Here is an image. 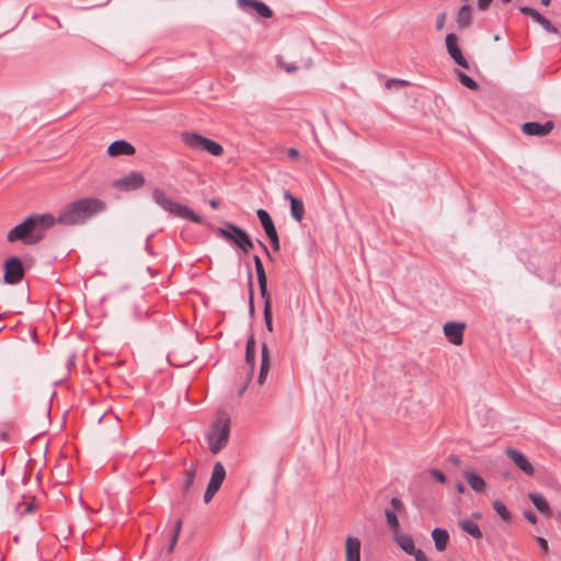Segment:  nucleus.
Segmentation results:
<instances>
[{
    "label": "nucleus",
    "mask_w": 561,
    "mask_h": 561,
    "mask_svg": "<svg viewBox=\"0 0 561 561\" xmlns=\"http://www.w3.org/2000/svg\"><path fill=\"white\" fill-rule=\"evenodd\" d=\"M529 500L535 505V507L543 515L551 516L552 512L551 508L547 502V500L541 495L537 493H529L528 494Z\"/></svg>",
    "instance_id": "4be33fe9"
},
{
    "label": "nucleus",
    "mask_w": 561,
    "mask_h": 561,
    "mask_svg": "<svg viewBox=\"0 0 561 561\" xmlns=\"http://www.w3.org/2000/svg\"><path fill=\"white\" fill-rule=\"evenodd\" d=\"M270 367H271V360H270V354H268L267 345L263 344V346H262V362H261L260 374H259V377H257V383L259 385H263L265 382L266 377H267L268 371H270Z\"/></svg>",
    "instance_id": "aec40b11"
},
{
    "label": "nucleus",
    "mask_w": 561,
    "mask_h": 561,
    "mask_svg": "<svg viewBox=\"0 0 561 561\" xmlns=\"http://www.w3.org/2000/svg\"><path fill=\"white\" fill-rule=\"evenodd\" d=\"M505 455L510 458V460L525 474L534 476L535 468L529 461V459L519 450L514 448H506Z\"/></svg>",
    "instance_id": "9b49d317"
},
{
    "label": "nucleus",
    "mask_w": 561,
    "mask_h": 561,
    "mask_svg": "<svg viewBox=\"0 0 561 561\" xmlns=\"http://www.w3.org/2000/svg\"><path fill=\"white\" fill-rule=\"evenodd\" d=\"M194 481V473L192 471H187L186 472V481L184 483V489L187 490L190 488V485L193 483Z\"/></svg>",
    "instance_id": "ea45409f"
},
{
    "label": "nucleus",
    "mask_w": 561,
    "mask_h": 561,
    "mask_svg": "<svg viewBox=\"0 0 561 561\" xmlns=\"http://www.w3.org/2000/svg\"><path fill=\"white\" fill-rule=\"evenodd\" d=\"M537 23L540 24L547 32L551 34H558V30L545 16H542Z\"/></svg>",
    "instance_id": "72a5a7b5"
},
{
    "label": "nucleus",
    "mask_w": 561,
    "mask_h": 561,
    "mask_svg": "<svg viewBox=\"0 0 561 561\" xmlns=\"http://www.w3.org/2000/svg\"><path fill=\"white\" fill-rule=\"evenodd\" d=\"M473 517H474V518H481V514L476 513V514H473Z\"/></svg>",
    "instance_id": "4d7b16f0"
},
{
    "label": "nucleus",
    "mask_w": 561,
    "mask_h": 561,
    "mask_svg": "<svg viewBox=\"0 0 561 561\" xmlns=\"http://www.w3.org/2000/svg\"><path fill=\"white\" fill-rule=\"evenodd\" d=\"M209 205L211 208L216 209L219 207V202L217 199H210Z\"/></svg>",
    "instance_id": "09e8293b"
},
{
    "label": "nucleus",
    "mask_w": 561,
    "mask_h": 561,
    "mask_svg": "<svg viewBox=\"0 0 561 561\" xmlns=\"http://www.w3.org/2000/svg\"><path fill=\"white\" fill-rule=\"evenodd\" d=\"M540 1H541V3H542L545 7H548V5H550V3H551V0H540Z\"/></svg>",
    "instance_id": "603ef678"
},
{
    "label": "nucleus",
    "mask_w": 561,
    "mask_h": 561,
    "mask_svg": "<svg viewBox=\"0 0 561 561\" xmlns=\"http://www.w3.org/2000/svg\"><path fill=\"white\" fill-rule=\"evenodd\" d=\"M261 245H262L263 250L265 251V253L267 254V256H270V252H268L266 245L264 243H261Z\"/></svg>",
    "instance_id": "864d4df0"
},
{
    "label": "nucleus",
    "mask_w": 561,
    "mask_h": 561,
    "mask_svg": "<svg viewBox=\"0 0 561 561\" xmlns=\"http://www.w3.org/2000/svg\"><path fill=\"white\" fill-rule=\"evenodd\" d=\"M230 434V419L225 413H219L210 426L207 435L209 449L213 454L219 453L228 444Z\"/></svg>",
    "instance_id": "7ed1b4c3"
},
{
    "label": "nucleus",
    "mask_w": 561,
    "mask_h": 561,
    "mask_svg": "<svg viewBox=\"0 0 561 561\" xmlns=\"http://www.w3.org/2000/svg\"><path fill=\"white\" fill-rule=\"evenodd\" d=\"M216 233L222 239L236 244L244 253H249L253 248V242L248 233L232 224H225L224 227L217 228Z\"/></svg>",
    "instance_id": "20e7f679"
},
{
    "label": "nucleus",
    "mask_w": 561,
    "mask_h": 561,
    "mask_svg": "<svg viewBox=\"0 0 561 561\" xmlns=\"http://www.w3.org/2000/svg\"><path fill=\"white\" fill-rule=\"evenodd\" d=\"M465 322L450 321L446 322L443 327L445 337L456 346H460L463 343V333L466 330Z\"/></svg>",
    "instance_id": "9d476101"
},
{
    "label": "nucleus",
    "mask_w": 561,
    "mask_h": 561,
    "mask_svg": "<svg viewBox=\"0 0 561 561\" xmlns=\"http://www.w3.org/2000/svg\"><path fill=\"white\" fill-rule=\"evenodd\" d=\"M226 478V470L220 462H216L213 468L211 477L204 495V502L209 503L220 489Z\"/></svg>",
    "instance_id": "423d86ee"
},
{
    "label": "nucleus",
    "mask_w": 561,
    "mask_h": 561,
    "mask_svg": "<svg viewBox=\"0 0 561 561\" xmlns=\"http://www.w3.org/2000/svg\"><path fill=\"white\" fill-rule=\"evenodd\" d=\"M135 153V148L131 144H129L126 140H116L113 141L107 147V154L111 157H117V156H131Z\"/></svg>",
    "instance_id": "4468645a"
},
{
    "label": "nucleus",
    "mask_w": 561,
    "mask_h": 561,
    "mask_svg": "<svg viewBox=\"0 0 561 561\" xmlns=\"http://www.w3.org/2000/svg\"><path fill=\"white\" fill-rule=\"evenodd\" d=\"M492 506L497 515L504 520L510 522L512 516L507 507L499 500L493 501Z\"/></svg>",
    "instance_id": "c756f323"
},
{
    "label": "nucleus",
    "mask_w": 561,
    "mask_h": 561,
    "mask_svg": "<svg viewBox=\"0 0 561 561\" xmlns=\"http://www.w3.org/2000/svg\"><path fill=\"white\" fill-rule=\"evenodd\" d=\"M502 4H508L512 0H501Z\"/></svg>",
    "instance_id": "6e6d98bb"
},
{
    "label": "nucleus",
    "mask_w": 561,
    "mask_h": 561,
    "mask_svg": "<svg viewBox=\"0 0 561 561\" xmlns=\"http://www.w3.org/2000/svg\"><path fill=\"white\" fill-rule=\"evenodd\" d=\"M256 215L261 221V225H262L266 236L274 234V232H276V228H275L274 222H273L271 216L268 215V213L264 209H259L256 211Z\"/></svg>",
    "instance_id": "a878e982"
},
{
    "label": "nucleus",
    "mask_w": 561,
    "mask_h": 561,
    "mask_svg": "<svg viewBox=\"0 0 561 561\" xmlns=\"http://www.w3.org/2000/svg\"><path fill=\"white\" fill-rule=\"evenodd\" d=\"M152 197L154 202L161 206L164 210L173 214L175 213V203L172 199L168 198L165 194L160 190H154Z\"/></svg>",
    "instance_id": "412c9836"
},
{
    "label": "nucleus",
    "mask_w": 561,
    "mask_h": 561,
    "mask_svg": "<svg viewBox=\"0 0 561 561\" xmlns=\"http://www.w3.org/2000/svg\"><path fill=\"white\" fill-rule=\"evenodd\" d=\"M178 217L192 220L194 222H201L202 218L194 213L190 207L178 204Z\"/></svg>",
    "instance_id": "cd10ccee"
},
{
    "label": "nucleus",
    "mask_w": 561,
    "mask_h": 561,
    "mask_svg": "<svg viewBox=\"0 0 561 561\" xmlns=\"http://www.w3.org/2000/svg\"><path fill=\"white\" fill-rule=\"evenodd\" d=\"M446 20H447L446 12H442L437 15V19H436V30L437 31H442L444 28Z\"/></svg>",
    "instance_id": "e433bc0d"
},
{
    "label": "nucleus",
    "mask_w": 561,
    "mask_h": 561,
    "mask_svg": "<svg viewBox=\"0 0 561 561\" xmlns=\"http://www.w3.org/2000/svg\"><path fill=\"white\" fill-rule=\"evenodd\" d=\"M553 128L552 122H546L545 124H540L537 122L525 123L522 126V130L524 134L528 136H546Z\"/></svg>",
    "instance_id": "ddd939ff"
},
{
    "label": "nucleus",
    "mask_w": 561,
    "mask_h": 561,
    "mask_svg": "<svg viewBox=\"0 0 561 561\" xmlns=\"http://www.w3.org/2000/svg\"><path fill=\"white\" fill-rule=\"evenodd\" d=\"M3 268H4V275H3L4 283L16 284L23 278L24 268H23L21 260L16 256L9 257L4 262Z\"/></svg>",
    "instance_id": "0eeeda50"
},
{
    "label": "nucleus",
    "mask_w": 561,
    "mask_h": 561,
    "mask_svg": "<svg viewBox=\"0 0 561 561\" xmlns=\"http://www.w3.org/2000/svg\"><path fill=\"white\" fill-rule=\"evenodd\" d=\"M253 261H254V265H255V272H256V276H257V282H259V286H260V293H261V296L262 297H265L267 293V287H266V274H265V271H264V266H263V263L260 259V256L255 255L253 257Z\"/></svg>",
    "instance_id": "6ab92c4d"
},
{
    "label": "nucleus",
    "mask_w": 561,
    "mask_h": 561,
    "mask_svg": "<svg viewBox=\"0 0 561 561\" xmlns=\"http://www.w3.org/2000/svg\"><path fill=\"white\" fill-rule=\"evenodd\" d=\"M105 208V203L99 198H81L65 206L59 211L57 221L67 226L82 225Z\"/></svg>",
    "instance_id": "f257e3e1"
},
{
    "label": "nucleus",
    "mask_w": 561,
    "mask_h": 561,
    "mask_svg": "<svg viewBox=\"0 0 561 561\" xmlns=\"http://www.w3.org/2000/svg\"><path fill=\"white\" fill-rule=\"evenodd\" d=\"M458 526L460 527V529L462 531L470 535L471 537H473L476 539L482 538V533H481L478 524H476L474 522L469 520V519H460L458 522Z\"/></svg>",
    "instance_id": "b1692460"
},
{
    "label": "nucleus",
    "mask_w": 561,
    "mask_h": 561,
    "mask_svg": "<svg viewBox=\"0 0 561 561\" xmlns=\"http://www.w3.org/2000/svg\"><path fill=\"white\" fill-rule=\"evenodd\" d=\"M55 222L54 216L48 214L30 216L8 232L7 240L9 242L20 240L25 244L36 243L42 240L44 231Z\"/></svg>",
    "instance_id": "f03ea898"
},
{
    "label": "nucleus",
    "mask_w": 561,
    "mask_h": 561,
    "mask_svg": "<svg viewBox=\"0 0 561 561\" xmlns=\"http://www.w3.org/2000/svg\"><path fill=\"white\" fill-rule=\"evenodd\" d=\"M463 478L470 488L476 492H483L486 488L484 479L472 470H465Z\"/></svg>",
    "instance_id": "f3484780"
},
{
    "label": "nucleus",
    "mask_w": 561,
    "mask_h": 561,
    "mask_svg": "<svg viewBox=\"0 0 561 561\" xmlns=\"http://www.w3.org/2000/svg\"><path fill=\"white\" fill-rule=\"evenodd\" d=\"M432 537L435 542V547L438 551H444L447 547V543L449 541V535L446 530L440 528H435L432 531Z\"/></svg>",
    "instance_id": "393cba45"
},
{
    "label": "nucleus",
    "mask_w": 561,
    "mask_h": 561,
    "mask_svg": "<svg viewBox=\"0 0 561 561\" xmlns=\"http://www.w3.org/2000/svg\"><path fill=\"white\" fill-rule=\"evenodd\" d=\"M287 154L290 159H297L299 157V151L295 148H289L287 150Z\"/></svg>",
    "instance_id": "de8ad7c7"
},
{
    "label": "nucleus",
    "mask_w": 561,
    "mask_h": 561,
    "mask_svg": "<svg viewBox=\"0 0 561 561\" xmlns=\"http://www.w3.org/2000/svg\"><path fill=\"white\" fill-rule=\"evenodd\" d=\"M145 183V178L140 172L133 171L121 179L113 182V187L119 191H135L141 187Z\"/></svg>",
    "instance_id": "6e6552de"
},
{
    "label": "nucleus",
    "mask_w": 561,
    "mask_h": 561,
    "mask_svg": "<svg viewBox=\"0 0 561 561\" xmlns=\"http://www.w3.org/2000/svg\"><path fill=\"white\" fill-rule=\"evenodd\" d=\"M362 542L359 538L347 536L344 543L345 561H360Z\"/></svg>",
    "instance_id": "f8f14e48"
},
{
    "label": "nucleus",
    "mask_w": 561,
    "mask_h": 561,
    "mask_svg": "<svg viewBox=\"0 0 561 561\" xmlns=\"http://www.w3.org/2000/svg\"><path fill=\"white\" fill-rule=\"evenodd\" d=\"M264 299V320L266 329L272 332L273 331V323H272V306H271V297L270 294H266L265 297H262Z\"/></svg>",
    "instance_id": "c85d7f7f"
},
{
    "label": "nucleus",
    "mask_w": 561,
    "mask_h": 561,
    "mask_svg": "<svg viewBox=\"0 0 561 561\" xmlns=\"http://www.w3.org/2000/svg\"><path fill=\"white\" fill-rule=\"evenodd\" d=\"M254 359H255V341H254L253 336H250L247 342V350H245V362L249 365L248 382L250 381L253 369H254Z\"/></svg>",
    "instance_id": "5701e85b"
},
{
    "label": "nucleus",
    "mask_w": 561,
    "mask_h": 561,
    "mask_svg": "<svg viewBox=\"0 0 561 561\" xmlns=\"http://www.w3.org/2000/svg\"><path fill=\"white\" fill-rule=\"evenodd\" d=\"M391 505H392V506H393V508H394V510H397V511H400V510L403 507L402 502H401L399 499H397V497H393V499L391 500Z\"/></svg>",
    "instance_id": "49530a36"
},
{
    "label": "nucleus",
    "mask_w": 561,
    "mask_h": 561,
    "mask_svg": "<svg viewBox=\"0 0 561 561\" xmlns=\"http://www.w3.org/2000/svg\"><path fill=\"white\" fill-rule=\"evenodd\" d=\"M492 0H478V8L481 11H485L491 4Z\"/></svg>",
    "instance_id": "79ce46f5"
},
{
    "label": "nucleus",
    "mask_w": 561,
    "mask_h": 561,
    "mask_svg": "<svg viewBox=\"0 0 561 561\" xmlns=\"http://www.w3.org/2000/svg\"><path fill=\"white\" fill-rule=\"evenodd\" d=\"M284 198L290 202V214L291 217L300 222L305 215V206L304 203L300 199H297L294 197L290 192H285Z\"/></svg>",
    "instance_id": "dca6fc26"
},
{
    "label": "nucleus",
    "mask_w": 561,
    "mask_h": 561,
    "mask_svg": "<svg viewBox=\"0 0 561 561\" xmlns=\"http://www.w3.org/2000/svg\"><path fill=\"white\" fill-rule=\"evenodd\" d=\"M278 64L286 72H294L298 69V66L295 62H286L284 60H279Z\"/></svg>",
    "instance_id": "f704fd0d"
},
{
    "label": "nucleus",
    "mask_w": 561,
    "mask_h": 561,
    "mask_svg": "<svg viewBox=\"0 0 561 561\" xmlns=\"http://www.w3.org/2000/svg\"><path fill=\"white\" fill-rule=\"evenodd\" d=\"M175 547V529H171L170 534V547L168 549V552H171L172 549Z\"/></svg>",
    "instance_id": "c03bdc74"
},
{
    "label": "nucleus",
    "mask_w": 561,
    "mask_h": 561,
    "mask_svg": "<svg viewBox=\"0 0 561 561\" xmlns=\"http://www.w3.org/2000/svg\"><path fill=\"white\" fill-rule=\"evenodd\" d=\"M537 542L539 543L540 548L543 552H548V541L545 538L537 537Z\"/></svg>",
    "instance_id": "37998d69"
},
{
    "label": "nucleus",
    "mask_w": 561,
    "mask_h": 561,
    "mask_svg": "<svg viewBox=\"0 0 561 561\" xmlns=\"http://www.w3.org/2000/svg\"><path fill=\"white\" fill-rule=\"evenodd\" d=\"M456 489L459 493H463L465 492V486L462 483H457L456 485Z\"/></svg>",
    "instance_id": "8fccbe9b"
},
{
    "label": "nucleus",
    "mask_w": 561,
    "mask_h": 561,
    "mask_svg": "<svg viewBox=\"0 0 561 561\" xmlns=\"http://www.w3.org/2000/svg\"><path fill=\"white\" fill-rule=\"evenodd\" d=\"M392 84L403 87V85L408 84V82L404 80H389L386 85H387V88H390Z\"/></svg>",
    "instance_id": "a18cd8bd"
},
{
    "label": "nucleus",
    "mask_w": 561,
    "mask_h": 561,
    "mask_svg": "<svg viewBox=\"0 0 561 561\" xmlns=\"http://www.w3.org/2000/svg\"><path fill=\"white\" fill-rule=\"evenodd\" d=\"M524 516L525 518L531 523V524H536L537 523V516L535 515V513L528 511V512H525L524 513Z\"/></svg>",
    "instance_id": "a19ab883"
},
{
    "label": "nucleus",
    "mask_w": 561,
    "mask_h": 561,
    "mask_svg": "<svg viewBox=\"0 0 561 561\" xmlns=\"http://www.w3.org/2000/svg\"><path fill=\"white\" fill-rule=\"evenodd\" d=\"M456 23L459 30L469 27L472 23V8L469 4L462 5L456 16Z\"/></svg>",
    "instance_id": "a211bd4d"
},
{
    "label": "nucleus",
    "mask_w": 561,
    "mask_h": 561,
    "mask_svg": "<svg viewBox=\"0 0 561 561\" xmlns=\"http://www.w3.org/2000/svg\"><path fill=\"white\" fill-rule=\"evenodd\" d=\"M519 10H520L522 13H524L525 15L530 16L536 22H538L542 18V15L537 10H535L533 8L520 7Z\"/></svg>",
    "instance_id": "473e14b6"
},
{
    "label": "nucleus",
    "mask_w": 561,
    "mask_h": 561,
    "mask_svg": "<svg viewBox=\"0 0 561 561\" xmlns=\"http://www.w3.org/2000/svg\"><path fill=\"white\" fill-rule=\"evenodd\" d=\"M182 141L191 149L204 150L214 157H219L224 153V148L220 144L203 137L195 133H182Z\"/></svg>",
    "instance_id": "39448f33"
},
{
    "label": "nucleus",
    "mask_w": 561,
    "mask_h": 561,
    "mask_svg": "<svg viewBox=\"0 0 561 561\" xmlns=\"http://www.w3.org/2000/svg\"><path fill=\"white\" fill-rule=\"evenodd\" d=\"M397 543L400 548L409 554H412L416 548L414 546V541L410 536L397 534L394 535Z\"/></svg>",
    "instance_id": "bb28decb"
},
{
    "label": "nucleus",
    "mask_w": 561,
    "mask_h": 561,
    "mask_svg": "<svg viewBox=\"0 0 561 561\" xmlns=\"http://www.w3.org/2000/svg\"><path fill=\"white\" fill-rule=\"evenodd\" d=\"M267 238L270 239L273 249L275 251H278L279 250V239H278L277 231L274 232V234H268Z\"/></svg>",
    "instance_id": "4c0bfd02"
},
{
    "label": "nucleus",
    "mask_w": 561,
    "mask_h": 561,
    "mask_svg": "<svg viewBox=\"0 0 561 561\" xmlns=\"http://www.w3.org/2000/svg\"><path fill=\"white\" fill-rule=\"evenodd\" d=\"M446 43V49L450 58L460 67L468 69L469 64L467 59L463 57L461 49L459 47V37L454 34L449 33L446 35L445 38Z\"/></svg>",
    "instance_id": "1a4fd4ad"
},
{
    "label": "nucleus",
    "mask_w": 561,
    "mask_h": 561,
    "mask_svg": "<svg viewBox=\"0 0 561 561\" xmlns=\"http://www.w3.org/2000/svg\"><path fill=\"white\" fill-rule=\"evenodd\" d=\"M450 460L453 461V463H455L456 466H459L460 465V460L459 458L457 457H450Z\"/></svg>",
    "instance_id": "3c124183"
},
{
    "label": "nucleus",
    "mask_w": 561,
    "mask_h": 561,
    "mask_svg": "<svg viewBox=\"0 0 561 561\" xmlns=\"http://www.w3.org/2000/svg\"><path fill=\"white\" fill-rule=\"evenodd\" d=\"M386 518L390 528L394 531V535L399 533L400 524L397 515L391 511H386Z\"/></svg>",
    "instance_id": "7c9ffc66"
},
{
    "label": "nucleus",
    "mask_w": 561,
    "mask_h": 561,
    "mask_svg": "<svg viewBox=\"0 0 561 561\" xmlns=\"http://www.w3.org/2000/svg\"><path fill=\"white\" fill-rule=\"evenodd\" d=\"M238 4L243 10H253L263 18H271L272 10L263 2L256 0H238Z\"/></svg>",
    "instance_id": "2eb2a0df"
},
{
    "label": "nucleus",
    "mask_w": 561,
    "mask_h": 561,
    "mask_svg": "<svg viewBox=\"0 0 561 561\" xmlns=\"http://www.w3.org/2000/svg\"><path fill=\"white\" fill-rule=\"evenodd\" d=\"M500 39V36L499 35H495L494 36V41H499Z\"/></svg>",
    "instance_id": "bf43d9fd"
},
{
    "label": "nucleus",
    "mask_w": 561,
    "mask_h": 561,
    "mask_svg": "<svg viewBox=\"0 0 561 561\" xmlns=\"http://www.w3.org/2000/svg\"><path fill=\"white\" fill-rule=\"evenodd\" d=\"M245 388H247V385L240 390V393H242L243 391H245Z\"/></svg>",
    "instance_id": "13d9d810"
},
{
    "label": "nucleus",
    "mask_w": 561,
    "mask_h": 561,
    "mask_svg": "<svg viewBox=\"0 0 561 561\" xmlns=\"http://www.w3.org/2000/svg\"><path fill=\"white\" fill-rule=\"evenodd\" d=\"M32 511V505L31 504H27L24 512H31Z\"/></svg>",
    "instance_id": "5fc2aeb1"
},
{
    "label": "nucleus",
    "mask_w": 561,
    "mask_h": 561,
    "mask_svg": "<svg viewBox=\"0 0 561 561\" xmlns=\"http://www.w3.org/2000/svg\"><path fill=\"white\" fill-rule=\"evenodd\" d=\"M412 554L414 556L415 561H428L425 553L420 549H416Z\"/></svg>",
    "instance_id": "58836bf2"
},
{
    "label": "nucleus",
    "mask_w": 561,
    "mask_h": 561,
    "mask_svg": "<svg viewBox=\"0 0 561 561\" xmlns=\"http://www.w3.org/2000/svg\"><path fill=\"white\" fill-rule=\"evenodd\" d=\"M458 78H459L460 82L468 89H470V90L478 89L477 82L473 79H471L469 76H467L466 73L459 72Z\"/></svg>",
    "instance_id": "2f4dec72"
},
{
    "label": "nucleus",
    "mask_w": 561,
    "mask_h": 561,
    "mask_svg": "<svg viewBox=\"0 0 561 561\" xmlns=\"http://www.w3.org/2000/svg\"><path fill=\"white\" fill-rule=\"evenodd\" d=\"M428 472L438 482H440V483H445L446 482V477H445V474L440 470H438V469H431Z\"/></svg>",
    "instance_id": "c9c22d12"
}]
</instances>
